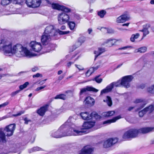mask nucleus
Listing matches in <instances>:
<instances>
[{
  "mask_svg": "<svg viewBox=\"0 0 154 154\" xmlns=\"http://www.w3.org/2000/svg\"><path fill=\"white\" fill-rule=\"evenodd\" d=\"M150 26V24L149 23H147L145 25V36L149 34Z\"/></svg>",
  "mask_w": 154,
  "mask_h": 154,
  "instance_id": "obj_32",
  "label": "nucleus"
},
{
  "mask_svg": "<svg viewBox=\"0 0 154 154\" xmlns=\"http://www.w3.org/2000/svg\"><path fill=\"white\" fill-rule=\"evenodd\" d=\"M24 0H13L12 1V3L15 4H20V5L23 3Z\"/></svg>",
  "mask_w": 154,
  "mask_h": 154,
  "instance_id": "obj_42",
  "label": "nucleus"
},
{
  "mask_svg": "<svg viewBox=\"0 0 154 154\" xmlns=\"http://www.w3.org/2000/svg\"><path fill=\"white\" fill-rule=\"evenodd\" d=\"M100 76V75H99L96 76L93 80L94 81H95L97 83H101L102 81V79L99 78Z\"/></svg>",
  "mask_w": 154,
  "mask_h": 154,
  "instance_id": "obj_41",
  "label": "nucleus"
},
{
  "mask_svg": "<svg viewBox=\"0 0 154 154\" xmlns=\"http://www.w3.org/2000/svg\"><path fill=\"white\" fill-rule=\"evenodd\" d=\"M9 102L7 101L4 103L0 105V109L2 107H4L8 104Z\"/></svg>",
  "mask_w": 154,
  "mask_h": 154,
  "instance_id": "obj_49",
  "label": "nucleus"
},
{
  "mask_svg": "<svg viewBox=\"0 0 154 154\" xmlns=\"http://www.w3.org/2000/svg\"><path fill=\"white\" fill-rule=\"evenodd\" d=\"M106 14V11L104 10H102L98 12V15L101 18L104 17V15Z\"/></svg>",
  "mask_w": 154,
  "mask_h": 154,
  "instance_id": "obj_35",
  "label": "nucleus"
},
{
  "mask_svg": "<svg viewBox=\"0 0 154 154\" xmlns=\"http://www.w3.org/2000/svg\"><path fill=\"white\" fill-rule=\"evenodd\" d=\"M1 44L0 47H1L5 54H10L12 55L13 46L11 42L8 40L3 39L1 40Z\"/></svg>",
  "mask_w": 154,
  "mask_h": 154,
  "instance_id": "obj_5",
  "label": "nucleus"
},
{
  "mask_svg": "<svg viewBox=\"0 0 154 154\" xmlns=\"http://www.w3.org/2000/svg\"><path fill=\"white\" fill-rule=\"evenodd\" d=\"M93 69V68H90L89 70H88L86 73L85 74L86 76L87 77H89L91 75V74L93 73L92 71Z\"/></svg>",
  "mask_w": 154,
  "mask_h": 154,
  "instance_id": "obj_44",
  "label": "nucleus"
},
{
  "mask_svg": "<svg viewBox=\"0 0 154 154\" xmlns=\"http://www.w3.org/2000/svg\"><path fill=\"white\" fill-rule=\"evenodd\" d=\"M134 52L135 53H137L138 52H140L141 53L144 52V47H141L137 50H136Z\"/></svg>",
  "mask_w": 154,
  "mask_h": 154,
  "instance_id": "obj_43",
  "label": "nucleus"
},
{
  "mask_svg": "<svg viewBox=\"0 0 154 154\" xmlns=\"http://www.w3.org/2000/svg\"><path fill=\"white\" fill-rule=\"evenodd\" d=\"M51 36L46 34L44 32L43 35L42 36L41 42L43 45H46L49 42L51 39Z\"/></svg>",
  "mask_w": 154,
  "mask_h": 154,
  "instance_id": "obj_14",
  "label": "nucleus"
},
{
  "mask_svg": "<svg viewBox=\"0 0 154 154\" xmlns=\"http://www.w3.org/2000/svg\"><path fill=\"white\" fill-rule=\"evenodd\" d=\"M147 90L148 92L150 93L154 94V85L148 88Z\"/></svg>",
  "mask_w": 154,
  "mask_h": 154,
  "instance_id": "obj_38",
  "label": "nucleus"
},
{
  "mask_svg": "<svg viewBox=\"0 0 154 154\" xmlns=\"http://www.w3.org/2000/svg\"><path fill=\"white\" fill-rule=\"evenodd\" d=\"M114 111H109L103 113V115L105 117H110L113 116L115 113Z\"/></svg>",
  "mask_w": 154,
  "mask_h": 154,
  "instance_id": "obj_27",
  "label": "nucleus"
},
{
  "mask_svg": "<svg viewBox=\"0 0 154 154\" xmlns=\"http://www.w3.org/2000/svg\"><path fill=\"white\" fill-rule=\"evenodd\" d=\"M68 25L71 30H73L75 26V23L73 22H69L68 23Z\"/></svg>",
  "mask_w": 154,
  "mask_h": 154,
  "instance_id": "obj_39",
  "label": "nucleus"
},
{
  "mask_svg": "<svg viewBox=\"0 0 154 154\" xmlns=\"http://www.w3.org/2000/svg\"><path fill=\"white\" fill-rule=\"evenodd\" d=\"M112 83H113V87L115 86L116 87H120L122 86L121 80H119L116 82H113Z\"/></svg>",
  "mask_w": 154,
  "mask_h": 154,
  "instance_id": "obj_36",
  "label": "nucleus"
},
{
  "mask_svg": "<svg viewBox=\"0 0 154 154\" xmlns=\"http://www.w3.org/2000/svg\"><path fill=\"white\" fill-rule=\"evenodd\" d=\"M80 116L84 120H89L92 119L93 117L91 113L90 114L87 112H82L80 113Z\"/></svg>",
  "mask_w": 154,
  "mask_h": 154,
  "instance_id": "obj_20",
  "label": "nucleus"
},
{
  "mask_svg": "<svg viewBox=\"0 0 154 154\" xmlns=\"http://www.w3.org/2000/svg\"><path fill=\"white\" fill-rule=\"evenodd\" d=\"M139 31L143 32V36L142 38V39H143L144 36V28H143L142 30H140Z\"/></svg>",
  "mask_w": 154,
  "mask_h": 154,
  "instance_id": "obj_62",
  "label": "nucleus"
},
{
  "mask_svg": "<svg viewBox=\"0 0 154 154\" xmlns=\"http://www.w3.org/2000/svg\"><path fill=\"white\" fill-rule=\"evenodd\" d=\"M117 41L115 39L110 38L106 40L104 42L103 44L106 46L110 47L114 45Z\"/></svg>",
  "mask_w": 154,
  "mask_h": 154,
  "instance_id": "obj_19",
  "label": "nucleus"
},
{
  "mask_svg": "<svg viewBox=\"0 0 154 154\" xmlns=\"http://www.w3.org/2000/svg\"><path fill=\"white\" fill-rule=\"evenodd\" d=\"M154 110V105H150L149 106L145 108V112H148L149 113L152 112Z\"/></svg>",
  "mask_w": 154,
  "mask_h": 154,
  "instance_id": "obj_28",
  "label": "nucleus"
},
{
  "mask_svg": "<svg viewBox=\"0 0 154 154\" xmlns=\"http://www.w3.org/2000/svg\"><path fill=\"white\" fill-rule=\"evenodd\" d=\"M29 82H26L23 85H20L19 87V88L20 89V91L21 90H23L24 88H26L29 85Z\"/></svg>",
  "mask_w": 154,
  "mask_h": 154,
  "instance_id": "obj_40",
  "label": "nucleus"
},
{
  "mask_svg": "<svg viewBox=\"0 0 154 154\" xmlns=\"http://www.w3.org/2000/svg\"><path fill=\"white\" fill-rule=\"evenodd\" d=\"M95 122H84L82 125L83 128H81L80 131L78 130L79 131H82V134L79 135H82L83 133L86 132L85 130L88 129L92 128L95 124Z\"/></svg>",
  "mask_w": 154,
  "mask_h": 154,
  "instance_id": "obj_12",
  "label": "nucleus"
},
{
  "mask_svg": "<svg viewBox=\"0 0 154 154\" xmlns=\"http://www.w3.org/2000/svg\"><path fill=\"white\" fill-rule=\"evenodd\" d=\"M24 121L25 122V124H27L29 122H31L30 120L28 119V118H26L24 119Z\"/></svg>",
  "mask_w": 154,
  "mask_h": 154,
  "instance_id": "obj_56",
  "label": "nucleus"
},
{
  "mask_svg": "<svg viewBox=\"0 0 154 154\" xmlns=\"http://www.w3.org/2000/svg\"><path fill=\"white\" fill-rule=\"evenodd\" d=\"M12 55L17 57H22L24 56L29 57L35 56V54L31 53L26 47H24L22 45L17 44L13 46Z\"/></svg>",
  "mask_w": 154,
  "mask_h": 154,
  "instance_id": "obj_2",
  "label": "nucleus"
},
{
  "mask_svg": "<svg viewBox=\"0 0 154 154\" xmlns=\"http://www.w3.org/2000/svg\"><path fill=\"white\" fill-rule=\"evenodd\" d=\"M46 86L45 85L42 86H41L39 87H38L35 89V91H38L40 90H41L46 87Z\"/></svg>",
  "mask_w": 154,
  "mask_h": 154,
  "instance_id": "obj_52",
  "label": "nucleus"
},
{
  "mask_svg": "<svg viewBox=\"0 0 154 154\" xmlns=\"http://www.w3.org/2000/svg\"><path fill=\"white\" fill-rule=\"evenodd\" d=\"M75 66L77 67L79 70H82L84 69L83 67H82L80 65H78L77 64H75Z\"/></svg>",
  "mask_w": 154,
  "mask_h": 154,
  "instance_id": "obj_53",
  "label": "nucleus"
},
{
  "mask_svg": "<svg viewBox=\"0 0 154 154\" xmlns=\"http://www.w3.org/2000/svg\"><path fill=\"white\" fill-rule=\"evenodd\" d=\"M74 62H69L67 64V66L69 68L71 66L72 64H73Z\"/></svg>",
  "mask_w": 154,
  "mask_h": 154,
  "instance_id": "obj_60",
  "label": "nucleus"
},
{
  "mask_svg": "<svg viewBox=\"0 0 154 154\" xmlns=\"http://www.w3.org/2000/svg\"><path fill=\"white\" fill-rule=\"evenodd\" d=\"M130 17L128 14H123L118 17L116 20L118 23H123L130 19Z\"/></svg>",
  "mask_w": 154,
  "mask_h": 154,
  "instance_id": "obj_16",
  "label": "nucleus"
},
{
  "mask_svg": "<svg viewBox=\"0 0 154 154\" xmlns=\"http://www.w3.org/2000/svg\"><path fill=\"white\" fill-rule=\"evenodd\" d=\"M20 91V90H17L16 91L12 92L11 94V95L12 97H14Z\"/></svg>",
  "mask_w": 154,
  "mask_h": 154,
  "instance_id": "obj_51",
  "label": "nucleus"
},
{
  "mask_svg": "<svg viewBox=\"0 0 154 154\" xmlns=\"http://www.w3.org/2000/svg\"><path fill=\"white\" fill-rule=\"evenodd\" d=\"M153 129V128L146 127L145 128V134L152 131Z\"/></svg>",
  "mask_w": 154,
  "mask_h": 154,
  "instance_id": "obj_45",
  "label": "nucleus"
},
{
  "mask_svg": "<svg viewBox=\"0 0 154 154\" xmlns=\"http://www.w3.org/2000/svg\"><path fill=\"white\" fill-rule=\"evenodd\" d=\"M16 128V125L15 124H11L6 126L4 129L7 137L12 136Z\"/></svg>",
  "mask_w": 154,
  "mask_h": 154,
  "instance_id": "obj_8",
  "label": "nucleus"
},
{
  "mask_svg": "<svg viewBox=\"0 0 154 154\" xmlns=\"http://www.w3.org/2000/svg\"><path fill=\"white\" fill-rule=\"evenodd\" d=\"M45 46L47 50L46 51V52H49L51 51L54 50L55 48V45L54 44L49 43L48 44Z\"/></svg>",
  "mask_w": 154,
  "mask_h": 154,
  "instance_id": "obj_25",
  "label": "nucleus"
},
{
  "mask_svg": "<svg viewBox=\"0 0 154 154\" xmlns=\"http://www.w3.org/2000/svg\"><path fill=\"white\" fill-rule=\"evenodd\" d=\"M85 40V38L84 37H81L79 38L78 42L76 43V45L77 47L80 46L82 44L84 43Z\"/></svg>",
  "mask_w": 154,
  "mask_h": 154,
  "instance_id": "obj_26",
  "label": "nucleus"
},
{
  "mask_svg": "<svg viewBox=\"0 0 154 154\" xmlns=\"http://www.w3.org/2000/svg\"><path fill=\"white\" fill-rule=\"evenodd\" d=\"M41 77H42V75L41 74H40V73H36V74L35 75H33V78H35V77H38L40 76Z\"/></svg>",
  "mask_w": 154,
  "mask_h": 154,
  "instance_id": "obj_55",
  "label": "nucleus"
},
{
  "mask_svg": "<svg viewBox=\"0 0 154 154\" xmlns=\"http://www.w3.org/2000/svg\"><path fill=\"white\" fill-rule=\"evenodd\" d=\"M94 54L96 55L95 56V60L96 59L97 57L100 55H98L99 54V51L98 50L97 51H94Z\"/></svg>",
  "mask_w": 154,
  "mask_h": 154,
  "instance_id": "obj_54",
  "label": "nucleus"
},
{
  "mask_svg": "<svg viewBox=\"0 0 154 154\" xmlns=\"http://www.w3.org/2000/svg\"><path fill=\"white\" fill-rule=\"evenodd\" d=\"M93 148L89 146L84 147L79 154H92Z\"/></svg>",
  "mask_w": 154,
  "mask_h": 154,
  "instance_id": "obj_15",
  "label": "nucleus"
},
{
  "mask_svg": "<svg viewBox=\"0 0 154 154\" xmlns=\"http://www.w3.org/2000/svg\"><path fill=\"white\" fill-rule=\"evenodd\" d=\"M121 117L120 116H118L113 118V119H109L106 121L103 122V124H109L112 123H113L115 122L117 120L120 119Z\"/></svg>",
  "mask_w": 154,
  "mask_h": 154,
  "instance_id": "obj_24",
  "label": "nucleus"
},
{
  "mask_svg": "<svg viewBox=\"0 0 154 154\" xmlns=\"http://www.w3.org/2000/svg\"><path fill=\"white\" fill-rule=\"evenodd\" d=\"M85 103L88 105L89 106L93 105L94 103V100L92 98L90 97H87L84 101Z\"/></svg>",
  "mask_w": 154,
  "mask_h": 154,
  "instance_id": "obj_23",
  "label": "nucleus"
},
{
  "mask_svg": "<svg viewBox=\"0 0 154 154\" xmlns=\"http://www.w3.org/2000/svg\"><path fill=\"white\" fill-rule=\"evenodd\" d=\"M103 28L105 29L107 31V32L108 33H112L114 32V30L112 29L106 28Z\"/></svg>",
  "mask_w": 154,
  "mask_h": 154,
  "instance_id": "obj_46",
  "label": "nucleus"
},
{
  "mask_svg": "<svg viewBox=\"0 0 154 154\" xmlns=\"http://www.w3.org/2000/svg\"><path fill=\"white\" fill-rule=\"evenodd\" d=\"M64 77V75H60L58 77V80H61Z\"/></svg>",
  "mask_w": 154,
  "mask_h": 154,
  "instance_id": "obj_63",
  "label": "nucleus"
},
{
  "mask_svg": "<svg viewBox=\"0 0 154 154\" xmlns=\"http://www.w3.org/2000/svg\"><path fill=\"white\" fill-rule=\"evenodd\" d=\"M41 0H26V3L30 7L35 8L39 6Z\"/></svg>",
  "mask_w": 154,
  "mask_h": 154,
  "instance_id": "obj_10",
  "label": "nucleus"
},
{
  "mask_svg": "<svg viewBox=\"0 0 154 154\" xmlns=\"http://www.w3.org/2000/svg\"><path fill=\"white\" fill-rule=\"evenodd\" d=\"M113 88V83H112L108 85L106 88L102 90L100 92V95L109 92L111 91Z\"/></svg>",
  "mask_w": 154,
  "mask_h": 154,
  "instance_id": "obj_21",
  "label": "nucleus"
},
{
  "mask_svg": "<svg viewBox=\"0 0 154 154\" xmlns=\"http://www.w3.org/2000/svg\"><path fill=\"white\" fill-rule=\"evenodd\" d=\"M98 50L99 51V54L98 55H100L105 51V49L103 48H99Z\"/></svg>",
  "mask_w": 154,
  "mask_h": 154,
  "instance_id": "obj_48",
  "label": "nucleus"
},
{
  "mask_svg": "<svg viewBox=\"0 0 154 154\" xmlns=\"http://www.w3.org/2000/svg\"><path fill=\"white\" fill-rule=\"evenodd\" d=\"M69 19V15L65 12L61 13L58 15V20L60 24L62 25L68 22Z\"/></svg>",
  "mask_w": 154,
  "mask_h": 154,
  "instance_id": "obj_6",
  "label": "nucleus"
},
{
  "mask_svg": "<svg viewBox=\"0 0 154 154\" xmlns=\"http://www.w3.org/2000/svg\"><path fill=\"white\" fill-rule=\"evenodd\" d=\"M139 114L140 117H143L144 114V109H143L142 111H140Z\"/></svg>",
  "mask_w": 154,
  "mask_h": 154,
  "instance_id": "obj_50",
  "label": "nucleus"
},
{
  "mask_svg": "<svg viewBox=\"0 0 154 154\" xmlns=\"http://www.w3.org/2000/svg\"><path fill=\"white\" fill-rule=\"evenodd\" d=\"M51 5L53 8L58 10H61L65 12H68L71 11L70 9L57 3H53L51 4Z\"/></svg>",
  "mask_w": 154,
  "mask_h": 154,
  "instance_id": "obj_13",
  "label": "nucleus"
},
{
  "mask_svg": "<svg viewBox=\"0 0 154 154\" xmlns=\"http://www.w3.org/2000/svg\"><path fill=\"white\" fill-rule=\"evenodd\" d=\"M139 36L140 34L139 33H137L135 34H132L130 38L131 41L132 42H134L135 39H137Z\"/></svg>",
  "mask_w": 154,
  "mask_h": 154,
  "instance_id": "obj_30",
  "label": "nucleus"
},
{
  "mask_svg": "<svg viewBox=\"0 0 154 154\" xmlns=\"http://www.w3.org/2000/svg\"><path fill=\"white\" fill-rule=\"evenodd\" d=\"M55 99H61L64 100L66 98V95L63 94L57 95L55 97Z\"/></svg>",
  "mask_w": 154,
  "mask_h": 154,
  "instance_id": "obj_34",
  "label": "nucleus"
},
{
  "mask_svg": "<svg viewBox=\"0 0 154 154\" xmlns=\"http://www.w3.org/2000/svg\"><path fill=\"white\" fill-rule=\"evenodd\" d=\"M118 141V139L117 138L109 139L104 142L103 147L105 148L110 147L116 143Z\"/></svg>",
  "mask_w": 154,
  "mask_h": 154,
  "instance_id": "obj_11",
  "label": "nucleus"
},
{
  "mask_svg": "<svg viewBox=\"0 0 154 154\" xmlns=\"http://www.w3.org/2000/svg\"><path fill=\"white\" fill-rule=\"evenodd\" d=\"M103 101L105 102H106L108 105L109 106H111L112 104L111 98L109 96H107L106 100H103Z\"/></svg>",
  "mask_w": 154,
  "mask_h": 154,
  "instance_id": "obj_29",
  "label": "nucleus"
},
{
  "mask_svg": "<svg viewBox=\"0 0 154 154\" xmlns=\"http://www.w3.org/2000/svg\"><path fill=\"white\" fill-rule=\"evenodd\" d=\"M91 115L93 117V118H94L96 119H100L101 117V116L97 114L95 112H93L91 113Z\"/></svg>",
  "mask_w": 154,
  "mask_h": 154,
  "instance_id": "obj_33",
  "label": "nucleus"
},
{
  "mask_svg": "<svg viewBox=\"0 0 154 154\" xmlns=\"http://www.w3.org/2000/svg\"><path fill=\"white\" fill-rule=\"evenodd\" d=\"M143 100L142 99H136L134 102V103H140L143 102Z\"/></svg>",
  "mask_w": 154,
  "mask_h": 154,
  "instance_id": "obj_47",
  "label": "nucleus"
},
{
  "mask_svg": "<svg viewBox=\"0 0 154 154\" xmlns=\"http://www.w3.org/2000/svg\"><path fill=\"white\" fill-rule=\"evenodd\" d=\"M48 106V105H46L44 106L41 107L38 110L37 113L40 116H43L47 109Z\"/></svg>",
  "mask_w": 154,
  "mask_h": 154,
  "instance_id": "obj_22",
  "label": "nucleus"
},
{
  "mask_svg": "<svg viewBox=\"0 0 154 154\" xmlns=\"http://www.w3.org/2000/svg\"><path fill=\"white\" fill-rule=\"evenodd\" d=\"M130 47V46H126L122 47V48H119V50H125L127 48H129Z\"/></svg>",
  "mask_w": 154,
  "mask_h": 154,
  "instance_id": "obj_61",
  "label": "nucleus"
},
{
  "mask_svg": "<svg viewBox=\"0 0 154 154\" xmlns=\"http://www.w3.org/2000/svg\"><path fill=\"white\" fill-rule=\"evenodd\" d=\"M11 0H1V4L3 6L8 5L11 2Z\"/></svg>",
  "mask_w": 154,
  "mask_h": 154,
  "instance_id": "obj_37",
  "label": "nucleus"
},
{
  "mask_svg": "<svg viewBox=\"0 0 154 154\" xmlns=\"http://www.w3.org/2000/svg\"><path fill=\"white\" fill-rule=\"evenodd\" d=\"M74 120L72 117H70L67 121L62 125L58 130L52 132L51 135L56 138L70 136H77L82 134V131H79L74 128V125L71 122Z\"/></svg>",
  "mask_w": 154,
  "mask_h": 154,
  "instance_id": "obj_1",
  "label": "nucleus"
},
{
  "mask_svg": "<svg viewBox=\"0 0 154 154\" xmlns=\"http://www.w3.org/2000/svg\"><path fill=\"white\" fill-rule=\"evenodd\" d=\"M3 129L0 128V143L3 145H5L7 142L6 136L3 131Z\"/></svg>",
  "mask_w": 154,
  "mask_h": 154,
  "instance_id": "obj_17",
  "label": "nucleus"
},
{
  "mask_svg": "<svg viewBox=\"0 0 154 154\" xmlns=\"http://www.w3.org/2000/svg\"><path fill=\"white\" fill-rule=\"evenodd\" d=\"M69 32V31H60L59 29H58L57 30L54 28L53 26L49 25L46 27L44 32L50 36H53L57 35L58 33L60 35H64L67 34Z\"/></svg>",
  "mask_w": 154,
  "mask_h": 154,
  "instance_id": "obj_4",
  "label": "nucleus"
},
{
  "mask_svg": "<svg viewBox=\"0 0 154 154\" xmlns=\"http://www.w3.org/2000/svg\"><path fill=\"white\" fill-rule=\"evenodd\" d=\"M133 79V76L131 75L123 77L121 80L122 86L126 88H129L131 85L130 82Z\"/></svg>",
  "mask_w": 154,
  "mask_h": 154,
  "instance_id": "obj_7",
  "label": "nucleus"
},
{
  "mask_svg": "<svg viewBox=\"0 0 154 154\" xmlns=\"http://www.w3.org/2000/svg\"><path fill=\"white\" fill-rule=\"evenodd\" d=\"M43 150V149L41 148L38 146L34 147L32 148L29 150V153H31L32 152H35L38 151Z\"/></svg>",
  "mask_w": 154,
  "mask_h": 154,
  "instance_id": "obj_31",
  "label": "nucleus"
},
{
  "mask_svg": "<svg viewBox=\"0 0 154 154\" xmlns=\"http://www.w3.org/2000/svg\"><path fill=\"white\" fill-rule=\"evenodd\" d=\"M140 133H144V128L138 130L135 128L131 129L124 133L122 138L124 139L134 138L137 136L138 134Z\"/></svg>",
  "mask_w": 154,
  "mask_h": 154,
  "instance_id": "obj_3",
  "label": "nucleus"
},
{
  "mask_svg": "<svg viewBox=\"0 0 154 154\" xmlns=\"http://www.w3.org/2000/svg\"><path fill=\"white\" fill-rule=\"evenodd\" d=\"M29 45L31 47V50L32 51L38 52L42 49V47L40 42H37L36 41H32L30 44Z\"/></svg>",
  "mask_w": 154,
  "mask_h": 154,
  "instance_id": "obj_9",
  "label": "nucleus"
},
{
  "mask_svg": "<svg viewBox=\"0 0 154 154\" xmlns=\"http://www.w3.org/2000/svg\"><path fill=\"white\" fill-rule=\"evenodd\" d=\"M100 67V66L99 65L97 66L96 67H92L91 68H93V70L92 72H93L95 70H97L99 67Z\"/></svg>",
  "mask_w": 154,
  "mask_h": 154,
  "instance_id": "obj_59",
  "label": "nucleus"
},
{
  "mask_svg": "<svg viewBox=\"0 0 154 154\" xmlns=\"http://www.w3.org/2000/svg\"><path fill=\"white\" fill-rule=\"evenodd\" d=\"M24 113V112L22 111H21L20 112L18 113L17 114H14V115H13V116H20V115H21V114H23Z\"/></svg>",
  "mask_w": 154,
  "mask_h": 154,
  "instance_id": "obj_57",
  "label": "nucleus"
},
{
  "mask_svg": "<svg viewBox=\"0 0 154 154\" xmlns=\"http://www.w3.org/2000/svg\"><path fill=\"white\" fill-rule=\"evenodd\" d=\"M66 94L69 93V94H70V95H69V96L72 95V92L71 91H70V90H68V91H66Z\"/></svg>",
  "mask_w": 154,
  "mask_h": 154,
  "instance_id": "obj_64",
  "label": "nucleus"
},
{
  "mask_svg": "<svg viewBox=\"0 0 154 154\" xmlns=\"http://www.w3.org/2000/svg\"><path fill=\"white\" fill-rule=\"evenodd\" d=\"M98 91V90L93 87L87 86L85 88H83L81 90L79 94L81 96L83 94H85L87 91H92L94 92H97Z\"/></svg>",
  "mask_w": 154,
  "mask_h": 154,
  "instance_id": "obj_18",
  "label": "nucleus"
},
{
  "mask_svg": "<svg viewBox=\"0 0 154 154\" xmlns=\"http://www.w3.org/2000/svg\"><path fill=\"white\" fill-rule=\"evenodd\" d=\"M38 68L37 67L35 66L32 68V72H35L38 70Z\"/></svg>",
  "mask_w": 154,
  "mask_h": 154,
  "instance_id": "obj_58",
  "label": "nucleus"
}]
</instances>
